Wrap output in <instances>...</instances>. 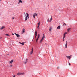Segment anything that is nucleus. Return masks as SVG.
Listing matches in <instances>:
<instances>
[{"label": "nucleus", "instance_id": "nucleus-1", "mask_svg": "<svg viewBox=\"0 0 77 77\" xmlns=\"http://www.w3.org/2000/svg\"><path fill=\"white\" fill-rule=\"evenodd\" d=\"M26 15H25L26 17H25V21H27V17L28 18H29V14L28 13H26Z\"/></svg>", "mask_w": 77, "mask_h": 77}, {"label": "nucleus", "instance_id": "nucleus-2", "mask_svg": "<svg viewBox=\"0 0 77 77\" xmlns=\"http://www.w3.org/2000/svg\"><path fill=\"white\" fill-rule=\"evenodd\" d=\"M17 75H24V73H21L19 72L17 74Z\"/></svg>", "mask_w": 77, "mask_h": 77}, {"label": "nucleus", "instance_id": "nucleus-3", "mask_svg": "<svg viewBox=\"0 0 77 77\" xmlns=\"http://www.w3.org/2000/svg\"><path fill=\"white\" fill-rule=\"evenodd\" d=\"M37 15H38V14H37L34 13L33 15V18H35V16H37Z\"/></svg>", "mask_w": 77, "mask_h": 77}, {"label": "nucleus", "instance_id": "nucleus-4", "mask_svg": "<svg viewBox=\"0 0 77 77\" xmlns=\"http://www.w3.org/2000/svg\"><path fill=\"white\" fill-rule=\"evenodd\" d=\"M39 26H40V22H39L38 25L37 29L38 30H39Z\"/></svg>", "mask_w": 77, "mask_h": 77}, {"label": "nucleus", "instance_id": "nucleus-5", "mask_svg": "<svg viewBox=\"0 0 77 77\" xmlns=\"http://www.w3.org/2000/svg\"><path fill=\"white\" fill-rule=\"evenodd\" d=\"M39 37H40V35H39V34H38V35L37 38L36 40V42H37L38 40V39H39Z\"/></svg>", "mask_w": 77, "mask_h": 77}, {"label": "nucleus", "instance_id": "nucleus-6", "mask_svg": "<svg viewBox=\"0 0 77 77\" xmlns=\"http://www.w3.org/2000/svg\"><path fill=\"white\" fill-rule=\"evenodd\" d=\"M33 53V48H32L31 52L30 53V54H32Z\"/></svg>", "mask_w": 77, "mask_h": 77}, {"label": "nucleus", "instance_id": "nucleus-7", "mask_svg": "<svg viewBox=\"0 0 77 77\" xmlns=\"http://www.w3.org/2000/svg\"><path fill=\"white\" fill-rule=\"evenodd\" d=\"M72 56L71 55L70 56H66V57L68 58V59H70L71 58Z\"/></svg>", "mask_w": 77, "mask_h": 77}, {"label": "nucleus", "instance_id": "nucleus-8", "mask_svg": "<svg viewBox=\"0 0 77 77\" xmlns=\"http://www.w3.org/2000/svg\"><path fill=\"white\" fill-rule=\"evenodd\" d=\"M14 34L15 35H16L17 36V38H19V37H20V35H19L18 34H16V33H14Z\"/></svg>", "mask_w": 77, "mask_h": 77}, {"label": "nucleus", "instance_id": "nucleus-9", "mask_svg": "<svg viewBox=\"0 0 77 77\" xmlns=\"http://www.w3.org/2000/svg\"><path fill=\"white\" fill-rule=\"evenodd\" d=\"M26 61L24 62L25 64H26L28 62V59H26L25 60Z\"/></svg>", "mask_w": 77, "mask_h": 77}, {"label": "nucleus", "instance_id": "nucleus-10", "mask_svg": "<svg viewBox=\"0 0 77 77\" xmlns=\"http://www.w3.org/2000/svg\"><path fill=\"white\" fill-rule=\"evenodd\" d=\"M24 32H25V29H24V28H23L22 29V33H24Z\"/></svg>", "mask_w": 77, "mask_h": 77}, {"label": "nucleus", "instance_id": "nucleus-11", "mask_svg": "<svg viewBox=\"0 0 77 77\" xmlns=\"http://www.w3.org/2000/svg\"><path fill=\"white\" fill-rule=\"evenodd\" d=\"M67 42H68L67 41H66V44H65V48H67Z\"/></svg>", "mask_w": 77, "mask_h": 77}, {"label": "nucleus", "instance_id": "nucleus-12", "mask_svg": "<svg viewBox=\"0 0 77 77\" xmlns=\"http://www.w3.org/2000/svg\"><path fill=\"white\" fill-rule=\"evenodd\" d=\"M57 29H58V30L60 29V26H58V27L57 28Z\"/></svg>", "mask_w": 77, "mask_h": 77}, {"label": "nucleus", "instance_id": "nucleus-13", "mask_svg": "<svg viewBox=\"0 0 77 77\" xmlns=\"http://www.w3.org/2000/svg\"><path fill=\"white\" fill-rule=\"evenodd\" d=\"M4 29H5V27L2 26L0 28V30H3Z\"/></svg>", "mask_w": 77, "mask_h": 77}, {"label": "nucleus", "instance_id": "nucleus-14", "mask_svg": "<svg viewBox=\"0 0 77 77\" xmlns=\"http://www.w3.org/2000/svg\"><path fill=\"white\" fill-rule=\"evenodd\" d=\"M22 3V1L21 0H19V2L18 3V4H19V3Z\"/></svg>", "mask_w": 77, "mask_h": 77}, {"label": "nucleus", "instance_id": "nucleus-15", "mask_svg": "<svg viewBox=\"0 0 77 77\" xmlns=\"http://www.w3.org/2000/svg\"><path fill=\"white\" fill-rule=\"evenodd\" d=\"M45 38V36H44V34H43V36L42 37V39L44 40V39Z\"/></svg>", "mask_w": 77, "mask_h": 77}, {"label": "nucleus", "instance_id": "nucleus-16", "mask_svg": "<svg viewBox=\"0 0 77 77\" xmlns=\"http://www.w3.org/2000/svg\"><path fill=\"white\" fill-rule=\"evenodd\" d=\"M52 30V28L51 27H50L49 29V31H51Z\"/></svg>", "mask_w": 77, "mask_h": 77}, {"label": "nucleus", "instance_id": "nucleus-17", "mask_svg": "<svg viewBox=\"0 0 77 77\" xmlns=\"http://www.w3.org/2000/svg\"><path fill=\"white\" fill-rule=\"evenodd\" d=\"M35 36H37V31H36L35 32Z\"/></svg>", "mask_w": 77, "mask_h": 77}, {"label": "nucleus", "instance_id": "nucleus-18", "mask_svg": "<svg viewBox=\"0 0 77 77\" xmlns=\"http://www.w3.org/2000/svg\"><path fill=\"white\" fill-rule=\"evenodd\" d=\"M70 30H71L70 28H69L68 29L67 31H68V32H69V31Z\"/></svg>", "mask_w": 77, "mask_h": 77}, {"label": "nucleus", "instance_id": "nucleus-19", "mask_svg": "<svg viewBox=\"0 0 77 77\" xmlns=\"http://www.w3.org/2000/svg\"><path fill=\"white\" fill-rule=\"evenodd\" d=\"M5 36H10V35H9L8 34H5Z\"/></svg>", "mask_w": 77, "mask_h": 77}, {"label": "nucleus", "instance_id": "nucleus-20", "mask_svg": "<svg viewBox=\"0 0 77 77\" xmlns=\"http://www.w3.org/2000/svg\"><path fill=\"white\" fill-rule=\"evenodd\" d=\"M13 62V60H11L10 62H9V63H12Z\"/></svg>", "mask_w": 77, "mask_h": 77}, {"label": "nucleus", "instance_id": "nucleus-21", "mask_svg": "<svg viewBox=\"0 0 77 77\" xmlns=\"http://www.w3.org/2000/svg\"><path fill=\"white\" fill-rule=\"evenodd\" d=\"M51 21H52V17H51V19H50V22H51Z\"/></svg>", "mask_w": 77, "mask_h": 77}, {"label": "nucleus", "instance_id": "nucleus-22", "mask_svg": "<svg viewBox=\"0 0 77 77\" xmlns=\"http://www.w3.org/2000/svg\"><path fill=\"white\" fill-rule=\"evenodd\" d=\"M63 24H63V26H65H65H66V24L65 23H63Z\"/></svg>", "mask_w": 77, "mask_h": 77}, {"label": "nucleus", "instance_id": "nucleus-23", "mask_svg": "<svg viewBox=\"0 0 77 77\" xmlns=\"http://www.w3.org/2000/svg\"><path fill=\"white\" fill-rule=\"evenodd\" d=\"M47 21H48H48H50V20H49V18H48L47 20Z\"/></svg>", "mask_w": 77, "mask_h": 77}, {"label": "nucleus", "instance_id": "nucleus-24", "mask_svg": "<svg viewBox=\"0 0 77 77\" xmlns=\"http://www.w3.org/2000/svg\"><path fill=\"white\" fill-rule=\"evenodd\" d=\"M66 34H67V32H65L64 34L63 35H66Z\"/></svg>", "mask_w": 77, "mask_h": 77}, {"label": "nucleus", "instance_id": "nucleus-25", "mask_svg": "<svg viewBox=\"0 0 77 77\" xmlns=\"http://www.w3.org/2000/svg\"><path fill=\"white\" fill-rule=\"evenodd\" d=\"M21 44H22V45H24V43H21Z\"/></svg>", "mask_w": 77, "mask_h": 77}, {"label": "nucleus", "instance_id": "nucleus-26", "mask_svg": "<svg viewBox=\"0 0 77 77\" xmlns=\"http://www.w3.org/2000/svg\"><path fill=\"white\" fill-rule=\"evenodd\" d=\"M63 38H65V35H63Z\"/></svg>", "mask_w": 77, "mask_h": 77}, {"label": "nucleus", "instance_id": "nucleus-27", "mask_svg": "<svg viewBox=\"0 0 77 77\" xmlns=\"http://www.w3.org/2000/svg\"><path fill=\"white\" fill-rule=\"evenodd\" d=\"M10 67H12V65H11L10 66Z\"/></svg>", "mask_w": 77, "mask_h": 77}, {"label": "nucleus", "instance_id": "nucleus-28", "mask_svg": "<svg viewBox=\"0 0 77 77\" xmlns=\"http://www.w3.org/2000/svg\"><path fill=\"white\" fill-rule=\"evenodd\" d=\"M13 77H15V75H14Z\"/></svg>", "mask_w": 77, "mask_h": 77}, {"label": "nucleus", "instance_id": "nucleus-29", "mask_svg": "<svg viewBox=\"0 0 77 77\" xmlns=\"http://www.w3.org/2000/svg\"><path fill=\"white\" fill-rule=\"evenodd\" d=\"M42 41L40 40V43H41V42H42Z\"/></svg>", "mask_w": 77, "mask_h": 77}, {"label": "nucleus", "instance_id": "nucleus-30", "mask_svg": "<svg viewBox=\"0 0 77 77\" xmlns=\"http://www.w3.org/2000/svg\"><path fill=\"white\" fill-rule=\"evenodd\" d=\"M36 38V36L35 35V38Z\"/></svg>", "mask_w": 77, "mask_h": 77}, {"label": "nucleus", "instance_id": "nucleus-31", "mask_svg": "<svg viewBox=\"0 0 77 77\" xmlns=\"http://www.w3.org/2000/svg\"><path fill=\"white\" fill-rule=\"evenodd\" d=\"M43 40H44L43 39H42V38L41 40L42 41Z\"/></svg>", "mask_w": 77, "mask_h": 77}, {"label": "nucleus", "instance_id": "nucleus-32", "mask_svg": "<svg viewBox=\"0 0 77 77\" xmlns=\"http://www.w3.org/2000/svg\"><path fill=\"white\" fill-rule=\"evenodd\" d=\"M12 19L13 20H14V17H13Z\"/></svg>", "mask_w": 77, "mask_h": 77}, {"label": "nucleus", "instance_id": "nucleus-33", "mask_svg": "<svg viewBox=\"0 0 77 77\" xmlns=\"http://www.w3.org/2000/svg\"><path fill=\"white\" fill-rule=\"evenodd\" d=\"M2 37H0V39H2Z\"/></svg>", "mask_w": 77, "mask_h": 77}, {"label": "nucleus", "instance_id": "nucleus-34", "mask_svg": "<svg viewBox=\"0 0 77 77\" xmlns=\"http://www.w3.org/2000/svg\"><path fill=\"white\" fill-rule=\"evenodd\" d=\"M69 65H71V64H70V63H69Z\"/></svg>", "mask_w": 77, "mask_h": 77}, {"label": "nucleus", "instance_id": "nucleus-35", "mask_svg": "<svg viewBox=\"0 0 77 77\" xmlns=\"http://www.w3.org/2000/svg\"><path fill=\"white\" fill-rule=\"evenodd\" d=\"M63 41H65V38H63Z\"/></svg>", "mask_w": 77, "mask_h": 77}, {"label": "nucleus", "instance_id": "nucleus-36", "mask_svg": "<svg viewBox=\"0 0 77 77\" xmlns=\"http://www.w3.org/2000/svg\"><path fill=\"white\" fill-rule=\"evenodd\" d=\"M19 43L20 44H21V42H19Z\"/></svg>", "mask_w": 77, "mask_h": 77}, {"label": "nucleus", "instance_id": "nucleus-37", "mask_svg": "<svg viewBox=\"0 0 77 77\" xmlns=\"http://www.w3.org/2000/svg\"><path fill=\"white\" fill-rule=\"evenodd\" d=\"M14 35V34L13 33H12V35Z\"/></svg>", "mask_w": 77, "mask_h": 77}, {"label": "nucleus", "instance_id": "nucleus-38", "mask_svg": "<svg viewBox=\"0 0 77 77\" xmlns=\"http://www.w3.org/2000/svg\"><path fill=\"white\" fill-rule=\"evenodd\" d=\"M9 55V54H7V55Z\"/></svg>", "mask_w": 77, "mask_h": 77}, {"label": "nucleus", "instance_id": "nucleus-39", "mask_svg": "<svg viewBox=\"0 0 77 77\" xmlns=\"http://www.w3.org/2000/svg\"><path fill=\"white\" fill-rule=\"evenodd\" d=\"M11 33H12V32L11 31Z\"/></svg>", "mask_w": 77, "mask_h": 77}, {"label": "nucleus", "instance_id": "nucleus-40", "mask_svg": "<svg viewBox=\"0 0 77 77\" xmlns=\"http://www.w3.org/2000/svg\"><path fill=\"white\" fill-rule=\"evenodd\" d=\"M58 68H59V67H58Z\"/></svg>", "mask_w": 77, "mask_h": 77}]
</instances>
